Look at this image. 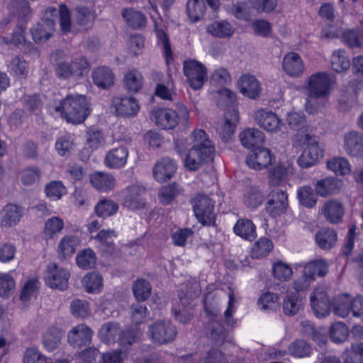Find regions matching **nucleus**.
<instances>
[{
  "instance_id": "2eb2a0df",
  "label": "nucleus",
  "mask_w": 363,
  "mask_h": 363,
  "mask_svg": "<svg viewBox=\"0 0 363 363\" xmlns=\"http://www.w3.org/2000/svg\"><path fill=\"white\" fill-rule=\"evenodd\" d=\"M272 155L267 148L257 147L246 158L247 164L255 169L267 167L272 162Z\"/></svg>"
},
{
  "instance_id": "1a4fd4ad",
  "label": "nucleus",
  "mask_w": 363,
  "mask_h": 363,
  "mask_svg": "<svg viewBox=\"0 0 363 363\" xmlns=\"http://www.w3.org/2000/svg\"><path fill=\"white\" fill-rule=\"evenodd\" d=\"M69 277V273L67 270L58 267L56 264H50L45 280L50 288L65 290L68 286Z\"/></svg>"
},
{
  "instance_id": "338daca9",
  "label": "nucleus",
  "mask_w": 363,
  "mask_h": 363,
  "mask_svg": "<svg viewBox=\"0 0 363 363\" xmlns=\"http://www.w3.org/2000/svg\"><path fill=\"white\" fill-rule=\"evenodd\" d=\"M48 197L53 200L60 199L66 194V188L60 181H52L46 185L45 189Z\"/></svg>"
},
{
  "instance_id": "de8ad7c7",
  "label": "nucleus",
  "mask_w": 363,
  "mask_h": 363,
  "mask_svg": "<svg viewBox=\"0 0 363 363\" xmlns=\"http://www.w3.org/2000/svg\"><path fill=\"white\" fill-rule=\"evenodd\" d=\"M331 66L333 70L337 72L347 70L350 67V61L345 50L334 51L331 57Z\"/></svg>"
},
{
  "instance_id": "052dcab7",
  "label": "nucleus",
  "mask_w": 363,
  "mask_h": 363,
  "mask_svg": "<svg viewBox=\"0 0 363 363\" xmlns=\"http://www.w3.org/2000/svg\"><path fill=\"white\" fill-rule=\"evenodd\" d=\"M118 206L111 200H101L95 207V212L99 216L108 217L116 213Z\"/></svg>"
},
{
  "instance_id": "4be33fe9",
  "label": "nucleus",
  "mask_w": 363,
  "mask_h": 363,
  "mask_svg": "<svg viewBox=\"0 0 363 363\" xmlns=\"http://www.w3.org/2000/svg\"><path fill=\"white\" fill-rule=\"evenodd\" d=\"M23 213V207L13 203L6 205L1 214V226L11 228L16 225L20 221Z\"/></svg>"
},
{
  "instance_id": "4d7b16f0",
  "label": "nucleus",
  "mask_w": 363,
  "mask_h": 363,
  "mask_svg": "<svg viewBox=\"0 0 363 363\" xmlns=\"http://www.w3.org/2000/svg\"><path fill=\"white\" fill-rule=\"evenodd\" d=\"M273 244L271 240L266 238L259 239L252 249V257L259 259L267 256L272 250Z\"/></svg>"
},
{
  "instance_id": "774afa93",
  "label": "nucleus",
  "mask_w": 363,
  "mask_h": 363,
  "mask_svg": "<svg viewBox=\"0 0 363 363\" xmlns=\"http://www.w3.org/2000/svg\"><path fill=\"white\" fill-rule=\"evenodd\" d=\"M272 272L274 278L282 281L289 280L292 276L291 268L281 261L274 264Z\"/></svg>"
},
{
  "instance_id": "412c9836",
  "label": "nucleus",
  "mask_w": 363,
  "mask_h": 363,
  "mask_svg": "<svg viewBox=\"0 0 363 363\" xmlns=\"http://www.w3.org/2000/svg\"><path fill=\"white\" fill-rule=\"evenodd\" d=\"M205 333L215 345H220L227 341L229 331L220 321H213L206 323Z\"/></svg>"
},
{
  "instance_id": "7ed1b4c3",
  "label": "nucleus",
  "mask_w": 363,
  "mask_h": 363,
  "mask_svg": "<svg viewBox=\"0 0 363 363\" xmlns=\"http://www.w3.org/2000/svg\"><path fill=\"white\" fill-rule=\"evenodd\" d=\"M177 335L176 327L169 320H158L149 326L148 336L155 344H168L172 342Z\"/></svg>"
},
{
  "instance_id": "f03ea898",
  "label": "nucleus",
  "mask_w": 363,
  "mask_h": 363,
  "mask_svg": "<svg viewBox=\"0 0 363 363\" xmlns=\"http://www.w3.org/2000/svg\"><path fill=\"white\" fill-rule=\"evenodd\" d=\"M296 143L304 146L301 155L297 159V163L301 168H309L315 165L318 160L323 157V151L315 135L310 133L296 134Z\"/></svg>"
},
{
  "instance_id": "a878e982",
  "label": "nucleus",
  "mask_w": 363,
  "mask_h": 363,
  "mask_svg": "<svg viewBox=\"0 0 363 363\" xmlns=\"http://www.w3.org/2000/svg\"><path fill=\"white\" fill-rule=\"evenodd\" d=\"M127 194L124 199V205L132 210H138L145 208V202L143 194L145 193L143 188L138 186H129L126 189Z\"/></svg>"
},
{
  "instance_id": "ddd939ff",
  "label": "nucleus",
  "mask_w": 363,
  "mask_h": 363,
  "mask_svg": "<svg viewBox=\"0 0 363 363\" xmlns=\"http://www.w3.org/2000/svg\"><path fill=\"white\" fill-rule=\"evenodd\" d=\"M128 157V149L124 145L113 147L106 155L104 164L111 169L124 167Z\"/></svg>"
},
{
  "instance_id": "f3484780",
  "label": "nucleus",
  "mask_w": 363,
  "mask_h": 363,
  "mask_svg": "<svg viewBox=\"0 0 363 363\" xmlns=\"http://www.w3.org/2000/svg\"><path fill=\"white\" fill-rule=\"evenodd\" d=\"M116 237L113 230H101L95 236V239L100 242L99 248L104 256L106 257L118 255V251L113 243V238Z\"/></svg>"
},
{
  "instance_id": "bb28decb",
  "label": "nucleus",
  "mask_w": 363,
  "mask_h": 363,
  "mask_svg": "<svg viewBox=\"0 0 363 363\" xmlns=\"http://www.w3.org/2000/svg\"><path fill=\"white\" fill-rule=\"evenodd\" d=\"M121 16L126 24L134 29L141 30L147 25L145 15L133 8L123 9Z\"/></svg>"
},
{
  "instance_id": "dca6fc26",
  "label": "nucleus",
  "mask_w": 363,
  "mask_h": 363,
  "mask_svg": "<svg viewBox=\"0 0 363 363\" xmlns=\"http://www.w3.org/2000/svg\"><path fill=\"white\" fill-rule=\"evenodd\" d=\"M321 213L328 222L337 224L342 220L345 207L340 201L330 199L325 202L321 208Z\"/></svg>"
},
{
  "instance_id": "c85d7f7f",
  "label": "nucleus",
  "mask_w": 363,
  "mask_h": 363,
  "mask_svg": "<svg viewBox=\"0 0 363 363\" xmlns=\"http://www.w3.org/2000/svg\"><path fill=\"white\" fill-rule=\"evenodd\" d=\"M92 79L95 85L99 88L106 89L113 85L114 74L108 67H99L92 72Z\"/></svg>"
},
{
  "instance_id": "e2e57ef3",
  "label": "nucleus",
  "mask_w": 363,
  "mask_h": 363,
  "mask_svg": "<svg viewBox=\"0 0 363 363\" xmlns=\"http://www.w3.org/2000/svg\"><path fill=\"white\" fill-rule=\"evenodd\" d=\"M330 335L334 342L340 343L346 340L349 330L345 324L338 322L331 326Z\"/></svg>"
},
{
  "instance_id": "b1692460",
  "label": "nucleus",
  "mask_w": 363,
  "mask_h": 363,
  "mask_svg": "<svg viewBox=\"0 0 363 363\" xmlns=\"http://www.w3.org/2000/svg\"><path fill=\"white\" fill-rule=\"evenodd\" d=\"M341 186V182L334 177H328L320 179L314 184L316 194L321 197H327L339 192Z\"/></svg>"
},
{
  "instance_id": "ea45409f",
  "label": "nucleus",
  "mask_w": 363,
  "mask_h": 363,
  "mask_svg": "<svg viewBox=\"0 0 363 363\" xmlns=\"http://www.w3.org/2000/svg\"><path fill=\"white\" fill-rule=\"evenodd\" d=\"M83 286L88 293H99L103 288V277L96 272L88 273L82 279Z\"/></svg>"
},
{
  "instance_id": "0eeeda50",
  "label": "nucleus",
  "mask_w": 363,
  "mask_h": 363,
  "mask_svg": "<svg viewBox=\"0 0 363 363\" xmlns=\"http://www.w3.org/2000/svg\"><path fill=\"white\" fill-rule=\"evenodd\" d=\"M287 207L288 196L284 191L276 189L269 194L265 209L272 217L282 215L286 212Z\"/></svg>"
},
{
  "instance_id": "5fc2aeb1",
  "label": "nucleus",
  "mask_w": 363,
  "mask_h": 363,
  "mask_svg": "<svg viewBox=\"0 0 363 363\" xmlns=\"http://www.w3.org/2000/svg\"><path fill=\"white\" fill-rule=\"evenodd\" d=\"M77 264L79 267L87 269L94 266L96 257L94 252L91 249H86L80 251L76 257Z\"/></svg>"
},
{
  "instance_id": "58836bf2",
  "label": "nucleus",
  "mask_w": 363,
  "mask_h": 363,
  "mask_svg": "<svg viewBox=\"0 0 363 363\" xmlns=\"http://www.w3.org/2000/svg\"><path fill=\"white\" fill-rule=\"evenodd\" d=\"M62 331L55 327L49 328L43 336V343L48 351H54L61 343Z\"/></svg>"
},
{
  "instance_id": "39448f33",
  "label": "nucleus",
  "mask_w": 363,
  "mask_h": 363,
  "mask_svg": "<svg viewBox=\"0 0 363 363\" xmlns=\"http://www.w3.org/2000/svg\"><path fill=\"white\" fill-rule=\"evenodd\" d=\"M193 207L195 216L202 224L215 223L214 203L208 196L198 194L193 200Z\"/></svg>"
},
{
  "instance_id": "20e7f679",
  "label": "nucleus",
  "mask_w": 363,
  "mask_h": 363,
  "mask_svg": "<svg viewBox=\"0 0 363 363\" xmlns=\"http://www.w3.org/2000/svg\"><path fill=\"white\" fill-rule=\"evenodd\" d=\"M183 71L189 85L194 90L200 89L207 80L206 67L195 60L185 61Z\"/></svg>"
},
{
  "instance_id": "a19ab883",
  "label": "nucleus",
  "mask_w": 363,
  "mask_h": 363,
  "mask_svg": "<svg viewBox=\"0 0 363 363\" xmlns=\"http://www.w3.org/2000/svg\"><path fill=\"white\" fill-rule=\"evenodd\" d=\"M312 347L303 339L293 341L288 347L289 353L295 357L303 358L310 356Z\"/></svg>"
},
{
  "instance_id": "423d86ee",
  "label": "nucleus",
  "mask_w": 363,
  "mask_h": 363,
  "mask_svg": "<svg viewBox=\"0 0 363 363\" xmlns=\"http://www.w3.org/2000/svg\"><path fill=\"white\" fill-rule=\"evenodd\" d=\"M332 81L326 72H317L310 76L305 86L306 94L328 98Z\"/></svg>"
},
{
  "instance_id": "9d476101",
  "label": "nucleus",
  "mask_w": 363,
  "mask_h": 363,
  "mask_svg": "<svg viewBox=\"0 0 363 363\" xmlns=\"http://www.w3.org/2000/svg\"><path fill=\"white\" fill-rule=\"evenodd\" d=\"M310 300L311 308L316 316L325 317L329 315L331 303L323 287L315 288L311 295Z\"/></svg>"
},
{
  "instance_id": "680f3d73",
  "label": "nucleus",
  "mask_w": 363,
  "mask_h": 363,
  "mask_svg": "<svg viewBox=\"0 0 363 363\" xmlns=\"http://www.w3.org/2000/svg\"><path fill=\"white\" fill-rule=\"evenodd\" d=\"M8 67L11 73L16 76L21 77L25 76L28 73V63L26 60L21 56L14 57Z\"/></svg>"
},
{
  "instance_id": "6e6552de",
  "label": "nucleus",
  "mask_w": 363,
  "mask_h": 363,
  "mask_svg": "<svg viewBox=\"0 0 363 363\" xmlns=\"http://www.w3.org/2000/svg\"><path fill=\"white\" fill-rule=\"evenodd\" d=\"M254 118L259 127L270 133H277L283 126L281 120L271 110L259 109L255 113Z\"/></svg>"
},
{
  "instance_id": "cd10ccee",
  "label": "nucleus",
  "mask_w": 363,
  "mask_h": 363,
  "mask_svg": "<svg viewBox=\"0 0 363 363\" xmlns=\"http://www.w3.org/2000/svg\"><path fill=\"white\" fill-rule=\"evenodd\" d=\"M264 133L257 128H247L240 134L242 145L247 148H257L264 141Z\"/></svg>"
},
{
  "instance_id": "603ef678",
  "label": "nucleus",
  "mask_w": 363,
  "mask_h": 363,
  "mask_svg": "<svg viewBox=\"0 0 363 363\" xmlns=\"http://www.w3.org/2000/svg\"><path fill=\"white\" fill-rule=\"evenodd\" d=\"M189 289H194L193 291H187L184 292L179 291L178 292V297L179 302L176 305H180L182 308L191 309L193 308L192 302L195 298L198 297L200 294V290L197 288V285H191Z\"/></svg>"
},
{
  "instance_id": "72a5a7b5",
  "label": "nucleus",
  "mask_w": 363,
  "mask_h": 363,
  "mask_svg": "<svg viewBox=\"0 0 363 363\" xmlns=\"http://www.w3.org/2000/svg\"><path fill=\"white\" fill-rule=\"evenodd\" d=\"M80 240L74 235H65L58 243L57 253L62 258L72 256L76 251Z\"/></svg>"
},
{
  "instance_id": "8fccbe9b",
  "label": "nucleus",
  "mask_w": 363,
  "mask_h": 363,
  "mask_svg": "<svg viewBox=\"0 0 363 363\" xmlns=\"http://www.w3.org/2000/svg\"><path fill=\"white\" fill-rule=\"evenodd\" d=\"M133 290L136 300L144 301L150 297L152 287L148 281L140 279L133 283Z\"/></svg>"
},
{
  "instance_id": "13d9d810",
  "label": "nucleus",
  "mask_w": 363,
  "mask_h": 363,
  "mask_svg": "<svg viewBox=\"0 0 363 363\" xmlns=\"http://www.w3.org/2000/svg\"><path fill=\"white\" fill-rule=\"evenodd\" d=\"M63 228V220L60 217L53 216L45 222L44 235L46 238H52L55 234L60 233Z\"/></svg>"
},
{
  "instance_id": "3c124183",
  "label": "nucleus",
  "mask_w": 363,
  "mask_h": 363,
  "mask_svg": "<svg viewBox=\"0 0 363 363\" xmlns=\"http://www.w3.org/2000/svg\"><path fill=\"white\" fill-rule=\"evenodd\" d=\"M124 84L130 92L138 91L143 85V77L137 70L128 72L124 77Z\"/></svg>"
},
{
  "instance_id": "c03bdc74",
  "label": "nucleus",
  "mask_w": 363,
  "mask_h": 363,
  "mask_svg": "<svg viewBox=\"0 0 363 363\" xmlns=\"http://www.w3.org/2000/svg\"><path fill=\"white\" fill-rule=\"evenodd\" d=\"M191 139L193 141L192 147L207 150L208 147L209 151L214 153V145L204 130L201 129L195 130L191 133Z\"/></svg>"
},
{
  "instance_id": "473e14b6",
  "label": "nucleus",
  "mask_w": 363,
  "mask_h": 363,
  "mask_svg": "<svg viewBox=\"0 0 363 363\" xmlns=\"http://www.w3.org/2000/svg\"><path fill=\"white\" fill-rule=\"evenodd\" d=\"M206 31L214 37L228 38L233 35L235 29L228 21L223 20L209 24Z\"/></svg>"
},
{
  "instance_id": "864d4df0",
  "label": "nucleus",
  "mask_w": 363,
  "mask_h": 363,
  "mask_svg": "<svg viewBox=\"0 0 363 363\" xmlns=\"http://www.w3.org/2000/svg\"><path fill=\"white\" fill-rule=\"evenodd\" d=\"M290 166L286 167L281 164H276L269 173V182L273 186H279L284 182L291 171Z\"/></svg>"
},
{
  "instance_id": "bf43d9fd",
  "label": "nucleus",
  "mask_w": 363,
  "mask_h": 363,
  "mask_svg": "<svg viewBox=\"0 0 363 363\" xmlns=\"http://www.w3.org/2000/svg\"><path fill=\"white\" fill-rule=\"evenodd\" d=\"M327 167L336 174L345 175L351 171V166L347 159L344 157L334 158L328 161Z\"/></svg>"
},
{
  "instance_id": "a18cd8bd",
  "label": "nucleus",
  "mask_w": 363,
  "mask_h": 363,
  "mask_svg": "<svg viewBox=\"0 0 363 363\" xmlns=\"http://www.w3.org/2000/svg\"><path fill=\"white\" fill-rule=\"evenodd\" d=\"M263 194L257 186H247L244 194V202L247 207L257 208L263 201Z\"/></svg>"
},
{
  "instance_id": "f8f14e48",
  "label": "nucleus",
  "mask_w": 363,
  "mask_h": 363,
  "mask_svg": "<svg viewBox=\"0 0 363 363\" xmlns=\"http://www.w3.org/2000/svg\"><path fill=\"white\" fill-rule=\"evenodd\" d=\"M213 152L202 149L191 147L186 157L185 166L190 171H196L204 163L212 159Z\"/></svg>"
},
{
  "instance_id": "0e129e2a",
  "label": "nucleus",
  "mask_w": 363,
  "mask_h": 363,
  "mask_svg": "<svg viewBox=\"0 0 363 363\" xmlns=\"http://www.w3.org/2000/svg\"><path fill=\"white\" fill-rule=\"evenodd\" d=\"M130 313L132 322L135 325H139L143 323L146 318L147 309L144 303L138 301L137 303L131 306Z\"/></svg>"
},
{
  "instance_id": "2f4dec72",
  "label": "nucleus",
  "mask_w": 363,
  "mask_h": 363,
  "mask_svg": "<svg viewBox=\"0 0 363 363\" xmlns=\"http://www.w3.org/2000/svg\"><path fill=\"white\" fill-rule=\"evenodd\" d=\"M233 231L241 238L251 241L256 236V227L252 220L246 218L239 219L233 227Z\"/></svg>"
},
{
  "instance_id": "f704fd0d",
  "label": "nucleus",
  "mask_w": 363,
  "mask_h": 363,
  "mask_svg": "<svg viewBox=\"0 0 363 363\" xmlns=\"http://www.w3.org/2000/svg\"><path fill=\"white\" fill-rule=\"evenodd\" d=\"M336 232L328 228L320 229L315 234V242L319 247L329 250L334 247L337 242Z\"/></svg>"
},
{
  "instance_id": "49530a36",
  "label": "nucleus",
  "mask_w": 363,
  "mask_h": 363,
  "mask_svg": "<svg viewBox=\"0 0 363 363\" xmlns=\"http://www.w3.org/2000/svg\"><path fill=\"white\" fill-rule=\"evenodd\" d=\"M302 306V299L299 294L291 293L286 296L283 303V309L286 315H294Z\"/></svg>"
},
{
  "instance_id": "393cba45",
  "label": "nucleus",
  "mask_w": 363,
  "mask_h": 363,
  "mask_svg": "<svg viewBox=\"0 0 363 363\" xmlns=\"http://www.w3.org/2000/svg\"><path fill=\"white\" fill-rule=\"evenodd\" d=\"M239 121L238 111L235 109H230L225 115V122L219 130V135L221 140L226 143L229 141Z\"/></svg>"
},
{
  "instance_id": "c9c22d12",
  "label": "nucleus",
  "mask_w": 363,
  "mask_h": 363,
  "mask_svg": "<svg viewBox=\"0 0 363 363\" xmlns=\"http://www.w3.org/2000/svg\"><path fill=\"white\" fill-rule=\"evenodd\" d=\"M286 121L291 130L301 132L298 134L308 133V131L309 126L303 113L298 112L289 113L287 114Z\"/></svg>"
},
{
  "instance_id": "4468645a",
  "label": "nucleus",
  "mask_w": 363,
  "mask_h": 363,
  "mask_svg": "<svg viewBox=\"0 0 363 363\" xmlns=\"http://www.w3.org/2000/svg\"><path fill=\"white\" fill-rule=\"evenodd\" d=\"M344 147L350 156L363 158V133L352 131L346 134Z\"/></svg>"
},
{
  "instance_id": "e433bc0d",
  "label": "nucleus",
  "mask_w": 363,
  "mask_h": 363,
  "mask_svg": "<svg viewBox=\"0 0 363 363\" xmlns=\"http://www.w3.org/2000/svg\"><path fill=\"white\" fill-rule=\"evenodd\" d=\"M54 31L55 28L52 21H48L46 23L40 22L31 30V33L35 43H43L51 38Z\"/></svg>"
},
{
  "instance_id": "37998d69",
  "label": "nucleus",
  "mask_w": 363,
  "mask_h": 363,
  "mask_svg": "<svg viewBox=\"0 0 363 363\" xmlns=\"http://www.w3.org/2000/svg\"><path fill=\"white\" fill-rule=\"evenodd\" d=\"M121 333L120 325L116 322H109L102 325L99 330V337L104 342L110 344L114 342Z\"/></svg>"
},
{
  "instance_id": "4c0bfd02",
  "label": "nucleus",
  "mask_w": 363,
  "mask_h": 363,
  "mask_svg": "<svg viewBox=\"0 0 363 363\" xmlns=\"http://www.w3.org/2000/svg\"><path fill=\"white\" fill-rule=\"evenodd\" d=\"M318 194L311 186H303L297 191V196L301 206L308 208H313L318 201Z\"/></svg>"
},
{
  "instance_id": "6e6d98bb",
  "label": "nucleus",
  "mask_w": 363,
  "mask_h": 363,
  "mask_svg": "<svg viewBox=\"0 0 363 363\" xmlns=\"http://www.w3.org/2000/svg\"><path fill=\"white\" fill-rule=\"evenodd\" d=\"M328 98L306 94L305 108L310 114L318 113L327 103Z\"/></svg>"
},
{
  "instance_id": "a211bd4d",
  "label": "nucleus",
  "mask_w": 363,
  "mask_h": 363,
  "mask_svg": "<svg viewBox=\"0 0 363 363\" xmlns=\"http://www.w3.org/2000/svg\"><path fill=\"white\" fill-rule=\"evenodd\" d=\"M91 330L84 324L74 327L67 335L68 342L74 347H82L91 342Z\"/></svg>"
},
{
  "instance_id": "6ab92c4d",
  "label": "nucleus",
  "mask_w": 363,
  "mask_h": 363,
  "mask_svg": "<svg viewBox=\"0 0 363 363\" xmlns=\"http://www.w3.org/2000/svg\"><path fill=\"white\" fill-rule=\"evenodd\" d=\"M153 121L163 129L174 128L178 123L176 111L171 108H157L152 111Z\"/></svg>"
},
{
  "instance_id": "aec40b11",
  "label": "nucleus",
  "mask_w": 363,
  "mask_h": 363,
  "mask_svg": "<svg viewBox=\"0 0 363 363\" xmlns=\"http://www.w3.org/2000/svg\"><path fill=\"white\" fill-rule=\"evenodd\" d=\"M282 67L284 72L290 77H300L304 71V65L300 55L294 52L286 55L283 59Z\"/></svg>"
},
{
  "instance_id": "f257e3e1",
  "label": "nucleus",
  "mask_w": 363,
  "mask_h": 363,
  "mask_svg": "<svg viewBox=\"0 0 363 363\" xmlns=\"http://www.w3.org/2000/svg\"><path fill=\"white\" fill-rule=\"evenodd\" d=\"M55 110L68 123L79 124L90 115L91 104L84 95L70 94L62 99Z\"/></svg>"
},
{
  "instance_id": "7c9ffc66",
  "label": "nucleus",
  "mask_w": 363,
  "mask_h": 363,
  "mask_svg": "<svg viewBox=\"0 0 363 363\" xmlns=\"http://www.w3.org/2000/svg\"><path fill=\"white\" fill-rule=\"evenodd\" d=\"M239 87L240 92L250 99H256L260 92L259 82L255 77L248 74L240 77Z\"/></svg>"
},
{
  "instance_id": "79ce46f5",
  "label": "nucleus",
  "mask_w": 363,
  "mask_h": 363,
  "mask_svg": "<svg viewBox=\"0 0 363 363\" xmlns=\"http://www.w3.org/2000/svg\"><path fill=\"white\" fill-rule=\"evenodd\" d=\"M206 4L203 0H189L186 4V13L192 22H197L204 16Z\"/></svg>"
},
{
  "instance_id": "c756f323",
  "label": "nucleus",
  "mask_w": 363,
  "mask_h": 363,
  "mask_svg": "<svg viewBox=\"0 0 363 363\" xmlns=\"http://www.w3.org/2000/svg\"><path fill=\"white\" fill-rule=\"evenodd\" d=\"M89 181L94 188L101 191H107L113 189L116 184L115 179L111 174L101 172L91 174Z\"/></svg>"
},
{
  "instance_id": "5701e85b",
  "label": "nucleus",
  "mask_w": 363,
  "mask_h": 363,
  "mask_svg": "<svg viewBox=\"0 0 363 363\" xmlns=\"http://www.w3.org/2000/svg\"><path fill=\"white\" fill-rule=\"evenodd\" d=\"M177 165L169 157L162 158L153 168V175L158 182H163L170 179L176 172Z\"/></svg>"
},
{
  "instance_id": "9b49d317",
  "label": "nucleus",
  "mask_w": 363,
  "mask_h": 363,
  "mask_svg": "<svg viewBox=\"0 0 363 363\" xmlns=\"http://www.w3.org/2000/svg\"><path fill=\"white\" fill-rule=\"evenodd\" d=\"M112 106L118 115L128 118L135 116L140 108L136 99L131 96L114 97Z\"/></svg>"
},
{
  "instance_id": "69168bd1",
  "label": "nucleus",
  "mask_w": 363,
  "mask_h": 363,
  "mask_svg": "<svg viewBox=\"0 0 363 363\" xmlns=\"http://www.w3.org/2000/svg\"><path fill=\"white\" fill-rule=\"evenodd\" d=\"M180 187L175 183L164 186L160 191L159 198L162 203L168 204L180 192Z\"/></svg>"
},
{
  "instance_id": "09e8293b",
  "label": "nucleus",
  "mask_w": 363,
  "mask_h": 363,
  "mask_svg": "<svg viewBox=\"0 0 363 363\" xmlns=\"http://www.w3.org/2000/svg\"><path fill=\"white\" fill-rule=\"evenodd\" d=\"M306 274L315 280V277H324L328 273V264L323 260H316L307 263L303 268Z\"/></svg>"
}]
</instances>
